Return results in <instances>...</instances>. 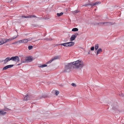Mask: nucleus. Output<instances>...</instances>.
<instances>
[{
  "label": "nucleus",
  "instance_id": "nucleus-1",
  "mask_svg": "<svg viewBox=\"0 0 124 124\" xmlns=\"http://www.w3.org/2000/svg\"><path fill=\"white\" fill-rule=\"evenodd\" d=\"M73 68L77 69H81L84 66L83 63L81 60H78L76 61L72 62Z\"/></svg>",
  "mask_w": 124,
  "mask_h": 124
},
{
  "label": "nucleus",
  "instance_id": "nucleus-14",
  "mask_svg": "<svg viewBox=\"0 0 124 124\" xmlns=\"http://www.w3.org/2000/svg\"><path fill=\"white\" fill-rule=\"evenodd\" d=\"M48 96L46 95H44L41 96H40L39 97V98L41 99L42 98H45L46 97H48Z\"/></svg>",
  "mask_w": 124,
  "mask_h": 124
},
{
  "label": "nucleus",
  "instance_id": "nucleus-16",
  "mask_svg": "<svg viewBox=\"0 0 124 124\" xmlns=\"http://www.w3.org/2000/svg\"><path fill=\"white\" fill-rule=\"evenodd\" d=\"M102 51V50L101 48H99L98 49L97 52V55L99 53L101 52Z\"/></svg>",
  "mask_w": 124,
  "mask_h": 124
},
{
  "label": "nucleus",
  "instance_id": "nucleus-10",
  "mask_svg": "<svg viewBox=\"0 0 124 124\" xmlns=\"http://www.w3.org/2000/svg\"><path fill=\"white\" fill-rule=\"evenodd\" d=\"M11 60H10V58L9 57H8L6 58L4 61V64H6L7 62Z\"/></svg>",
  "mask_w": 124,
  "mask_h": 124
},
{
  "label": "nucleus",
  "instance_id": "nucleus-27",
  "mask_svg": "<svg viewBox=\"0 0 124 124\" xmlns=\"http://www.w3.org/2000/svg\"><path fill=\"white\" fill-rule=\"evenodd\" d=\"M59 91H57V90H56L55 91V94L56 95V96H57L58 95V94L59 93Z\"/></svg>",
  "mask_w": 124,
  "mask_h": 124
},
{
  "label": "nucleus",
  "instance_id": "nucleus-3",
  "mask_svg": "<svg viewBox=\"0 0 124 124\" xmlns=\"http://www.w3.org/2000/svg\"><path fill=\"white\" fill-rule=\"evenodd\" d=\"M33 60V58L31 56L26 57L25 59L23 60V59H21L22 63L29 62H31Z\"/></svg>",
  "mask_w": 124,
  "mask_h": 124
},
{
  "label": "nucleus",
  "instance_id": "nucleus-11",
  "mask_svg": "<svg viewBox=\"0 0 124 124\" xmlns=\"http://www.w3.org/2000/svg\"><path fill=\"white\" fill-rule=\"evenodd\" d=\"M68 42L58 44L57 45L63 46H65L68 47Z\"/></svg>",
  "mask_w": 124,
  "mask_h": 124
},
{
  "label": "nucleus",
  "instance_id": "nucleus-17",
  "mask_svg": "<svg viewBox=\"0 0 124 124\" xmlns=\"http://www.w3.org/2000/svg\"><path fill=\"white\" fill-rule=\"evenodd\" d=\"M61 56L60 55V56H54L53 58H52L53 59V60H55L56 59H59L60 57Z\"/></svg>",
  "mask_w": 124,
  "mask_h": 124
},
{
  "label": "nucleus",
  "instance_id": "nucleus-44",
  "mask_svg": "<svg viewBox=\"0 0 124 124\" xmlns=\"http://www.w3.org/2000/svg\"><path fill=\"white\" fill-rule=\"evenodd\" d=\"M91 51L90 50H89V52L88 53V54H89L91 52Z\"/></svg>",
  "mask_w": 124,
  "mask_h": 124
},
{
  "label": "nucleus",
  "instance_id": "nucleus-35",
  "mask_svg": "<svg viewBox=\"0 0 124 124\" xmlns=\"http://www.w3.org/2000/svg\"><path fill=\"white\" fill-rule=\"evenodd\" d=\"M89 5H91V4L90 3H89L87 4H85V5H83L82 6H88Z\"/></svg>",
  "mask_w": 124,
  "mask_h": 124
},
{
  "label": "nucleus",
  "instance_id": "nucleus-23",
  "mask_svg": "<svg viewBox=\"0 0 124 124\" xmlns=\"http://www.w3.org/2000/svg\"><path fill=\"white\" fill-rule=\"evenodd\" d=\"M63 13L62 12H61L60 13H57V16H60L62 15L63 14Z\"/></svg>",
  "mask_w": 124,
  "mask_h": 124
},
{
  "label": "nucleus",
  "instance_id": "nucleus-40",
  "mask_svg": "<svg viewBox=\"0 0 124 124\" xmlns=\"http://www.w3.org/2000/svg\"><path fill=\"white\" fill-rule=\"evenodd\" d=\"M71 85L75 87L76 86V84L74 83H72L71 84Z\"/></svg>",
  "mask_w": 124,
  "mask_h": 124
},
{
  "label": "nucleus",
  "instance_id": "nucleus-33",
  "mask_svg": "<svg viewBox=\"0 0 124 124\" xmlns=\"http://www.w3.org/2000/svg\"><path fill=\"white\" fill-rule=\"evenodd\" d=\"M96 4V5H97L98 4H100L101 3V1H96L95 3Z\"/></svg>",
  "mask_w": 124,
  "mask_h": 124
},
{
  "label": "nucleus",
  "instance_id": "nucleus-28",
  "mask_svg": "<svg viewBox=\"0 0 124 124\" xmlns=\"http://www.w3.org/2000/svg\"><path fill=\"white\" fill-rule=\"evenodd\" d=\"M53 61V59L52 58V59H51V60H50L48 62H47L46 63V64H48V63H51L52 61Z\"/></svg>",
  "mask_w": 124,
  "mask_h": 124
},
{
  "label": "nucleus",
  "instance_id": "nucleus-2",
  "mask_svg": "<svg viewBox=\"0 0 124 124\" xmlns=\"http://www.w3.org/2000/svg\"><path fill=\"white\" fill-rule=\"evenodd\" d=\"M73 65L72 62L68 63L67 65H65L64 67V70L63 71V72H69L71 71Z\"/></svg>",
  "mask_w": 124,
  "mask_h": 124
},
{
  "label": "nucleus",
  "instance_id": "nucleus-20",
  "mask_svg": "<svg viewBox=\"0 0 124 124\" xmlns=\"http://www.w3.org/2000/svg\"><path fill=\"white\" fill-rule=\"evenodd\" d=\"M95 49L97 50L99 48V45L98 44H96L95 46Z\"/></svg>",
  "mask_w": 124,
  "mask_h": 124
},
{
  "label": "nucleus",
  "instance_id": "nucleus-4",
  "mask_svg": "<svg viewBox=\"0 0 124 124\" xmlns=\"http://www.w3.org/2000/svg\"><path fill=\"white\" fill-rule=\"evenodd\" d=\"M114 23L112 22H101V25H104L105 26H110L113 25Z\"/></svg>",
  "mask_w": 124,
  "mask_h": 124
},
{
  "label": "nucleus",
  "instance_id": "nucleus-9",
  "mask_svg": "<svg viewBox=\"0 0 124 124\" xmlns=\"http://www.w3.org/2000/svg\"><path fill=\"white\" fill-rule=\"evenodd\" d=\"M24 98L23 100L24 101H27V100H30V96L28 97V95L27 94L26 95L24 96Z\"/></svg>",
  "mask_w": 124,
  "mask_h": 124
},
{
  "label": "nucleus",
  "instance_id": "nucleus-46",
  "mask_svg": "<svg viewBox=\"0 0 124 124\" xmlns=\"http://www.w3.org/2000/svg\"><path fill=\"white\" fill-rule=\"evenodd\" d=\"M123 97L124 96V93L123 94Z\"/></svg>",
  "mask_w": 124,
  "mask_h": 124
},
{
  "label": "nucleus",
  "instance_id": "nucleus-43",
  "mask_svg": "<svg viewBox=\"0 0 124 124\" xmlns=\"http://www.w3.org/2000/svg\"><path fill=\"white\" fill-rule=\"evenodd\" d=\"M28 39H29V40H32V38H29Z\"/></svg>",
  "mask_w": 124,
  "mask_h": 124
},
{
  "label": "nucleus",
  "instance_id": "nucleus-30",
  "mask_svg": "<svg viewBox=\"0 0 124 124\" xmlns=\"http://www.w3.org/2000/svg\"><path fill=\"white\" fill-rule=\"evenodd\" d=\"M79 12V11L78 10H76L75 11H73V14L74 13H77Z\"/></svg>",
  "mask_w": 124,
  "mask_h": 124
},
{
  "label": "nucleus",
  "instance_id": "nucleus-34",
  "mask_svg": "<svg viewBox=\"0 0 124 124\" xmlns=\"http://www.w3.org/2000/svg\"><path fill=\"white\" fill-rule=\"evenodd\" d=\"M91 5H90L91 6V7H93V6H94L95 5H96V4H95V3H93V4H92L91 3Z\"/></svg>",
  "mask_w": 124,
  "mask_h": 124
},
{
  "label": "nucleus",
  "instance_id": "nucleus-13",
  "mask_svg": "<svg viewBox=\"0 0 124 124\" xmlns=\"http://www.w3.org/2000/svg\"><path fill=\"white\" fill-rule=\"evenodd\" d=\"M76 38V37L74 35V34H73L70 37V40L71 41H72L74 40Z\"/></svg>",
  "mask_w": 124,
  "mask_h": 124
},
{
  "label": "nucleus",
  "instance_id": "nucleus-21",
  "mask_svg": "<svg viewBox=\"0 0 124 124\" xmlns=\"http://www.w3.org/2000/svg\"><path fill=\"white\" fill-rule=\"evenodd\" d=\"M11 110V109L7 108L5 107L4 109L3 110V111H10Z\"/></svg>",
  "mask_w": 124,
  "mask_h": 124
},
{
  "label": "nucleus",
  "instance_id": "nucleus-32",
  "mask_svg": "<svg viewBox=\"0 0 124 124\" xmlns=\"http://www.w3.org/2000/svg\"><path fill=\"white\" fill-rule=\"evenodd\" d=\"M8 69V68L7 65L3 68V70H6Z\"/></svg>",
  "mask_w": 124,
  "mask_h": 124
},
{
  "label": "nucleus",
  "instance_id": "nucleus-38",
  "mask_svg": "<svg viewBox=\"0 0 124 124\" xmlns=\"http://www.w3.org/2000/svg\"><path fill=\"white\" fill-rule=\"evenodd\" d=\"M23 40H20L19 41H18V43H23Z\"/></svg>",
  "mask_w": 124,
  "mask_h": 124
},
{
  "label": "nucleus",
  "instance_id": "nucleus-8",
  "mask_svg": "<svg viewBox=\"0 0 124 124\" xmlns=\"http://www.w3.org/2000/svg\"><path fill=\"white\" fill-rule=\"evenodd\" d=\"M75 43L74 42L71 41L68 42V46L70 47L73 46L74 44Z\"/></svg>",
  "mask_w": 124,
  "mask_h": 124
},
{
  "label": "nucleus",
  "instance_id": "nucleus-36",
  "mask_svg": "<svg viewBox=\"0 0 124 124\" xmlns=\"http://www.w3.org/2000/svg\"><path fill=\"white\" fill-rule=\"evenodd\" d=\"M30 96V100L33 98V96L31 95H28V97H29Z\"/></svg>",
  "mask_w": 124,
  "mask_h": 124
},
{
  "label": "nucleus",
  "instance_id": "nucleus-41",
  "mask_svg": "<svg viewBox=\"0 0 124 124\" xmlns=\"http://www.w3.org/2000/svg\"><path fill=\"white\" fill-rule=\"evenodd\" d=\"M18 41L14 42L12 43V44H16L18 43Z\"/></svg>",
  "mask_w": 124,
  "mask_h": 124
},
{
  "label": "nucleus",
  "instance_id": "nucleus-37",
  "mask_svg": "<svg viewBox=\"0 0 124 124\" xmlns=\"http://www.w3.org/2000/svg\"><path fill=\"white\" fill-rule=\"evenodd\" d=\"M94 46H93L90 49L91 50L93 51L94 50Z\"/></svg>",
  "mask_w": 124,
  "mask_h": 124
},
{
  "label": "nucleus",
  "instance_id": "nucleus-31",
  "mask_svg": "<svg viewBox=\"0 0 124 124\" xmlns=\"http://www.w3.org/2000/svg\"><path fill=\"white\" fill-rule=\"evenodd\" d=\"M118 94L121 97H123V94L122 92H121V93H119Z\"/></svg>",
  "mask_w": 124,
  "mask_h": 124
},
{
  "label": "nucleus",
  "instance_id": "nucleus-18",
  "mask_svg": "<svg viewBox=\"0 0 124 124\" xmlns=\"http://www.w3.org/2000/svg\"><path fill=\"white\" fill-rule=\"evenodd\" d=\"M23 43H27L29 41V39H26L23 40Z\"/></svg>",
  "mask_w": 124,
  "mask_h": 124
},
{
  "label": "nucleus",
  "instance_id": "nucleus-7",
  "mask_svg": "<svg viewBox=\"0 0 124 124\" xmlns=\"http://www.w3.org/2000/svg\"><path fill=\"white\" fill-rule=\"evenodd\" d=\"M21 17L22 18H32L33 17H37L35 15H29L28 16H22Z\"/></svg>",
  "mask_w": 124,
  "mask_h": 124
},
{
  "label": "nucleus",
  "instance_id": "nucleus-39",
  "mask_svg": "<svg viewBox=\"0 0 124 124\" xmlns=\"http://www.w3.org/2000/svg\"><path fill=\"white\" fill-rule=\"evenodd\" d=\"M78 35V33H76L75 34H74V35L76 37V38L77 37Z\"/></svg>",
  "mask_w": 124,
  "mask_h": 124
},
{
  "label": "nucleus",
  "instance_id": "nucleus-6",
  "mask_svg": "<svg viewBox=\"0 0 124 124\" xmlns=\"http://www.w3.org/2000/svg\"><path fill=\"white\" fill-rule=\"evenodd\" d=\"M18 36V35H17V36H16L15 37H13L12 38H9L8 39H5V40H4V43H5L8 42L10 41L11 40L16 39V38H17V37Z\"/></svg>",
  "mask_w": 124,
  "mask_h": 124
},
{
  "label": "nucleus",
  "instance_id": "nucleus-45",
  "mask_svg": "<svg viewBox=\"0 0 124 124\" xmlns=\"http://www.w3.org/2000/svg\"><path fill=\"white\" fill-rule=\"evenodd\" d=\"M21 62V63H19V64H18V65H21V64L22 63V62Z\"/></svg>",
  "mask_w": 124,
  "mask_h": 124
},
{
  "label": "nucleus",
  "instance_id": "nucleus-15",
  "mask_svg": "<svg viewBox=\"0 0 124 124\" xmlns=\"http://www.w3.org/2000/svg\"><path fill=\"white\" fill-rule=\"evenodd\" d=\"M5 39H0V45L4 44V41Z\"/></svg>",
  "mask_w": 124,
  "mask_h": 124
},
{
  "label": "nucleus",
  "instance_id": "nucleus-5",
  "mask_svg": "<svg viewBox=\"0 0 124 124\" xmlns=\"http://www.w3.org/2000/svg\"><path fill=\"white\" fill-rule=\"evenodd\" d=\"M10 60L16 61L17 62H18L20 61V59L19 57L17 56L12 57L10 58Z\"/></svg>",
  "mask_w": 124,
  "mask_h": 124
},
{
  "label": "nucleus",
  "instance_id": "nucleus-26",
  "mask_svg": "<svg viewBox=\"0 0 124 124\" xmlns=\"http://www.w3.org/2000/svg\"><path fill=\"white\" fill-rule=\"evenodd\" d=\"M14 65H7L8 67V69L12 67Z\"/></svg>",
  "mask_w": 124,
  "mask_h": 124
},
{
  "label": "nucleus",
  "instance_id": "nucleus-42",
  "mask_svg": "<svg viewBox=\"0 0 124 124\" xmlns=\"http://www.w3.org/2000/svg\"><path fill=\"white\" fill-rule=\"evenodd\" d=\"M112 109L114 110H115L116 109V108L115 107H112Z\"/></svg>",
  "mask_w": 124,
  "mask_h": 124
},
{
  "label": "nucleus",
  "instance_id": "nucleus-47",
  "mask_svg": "<svg viewBox=\"0 0 124 124\" xmlns=\"http://www.w3.org/2000/svg\"><path fill=\"white\" fill-rule=\"evenodd\" d=\"M58 44H56V46H58L57 45H58Z\"/></svg>",
  "mask_w": 124,
  "mask_h": 124
},
{
  "label": "nucleus",
  "instance_id": "nucleus-12",
  "mask_svg": "<svg viewBox=\"0 0 124 124\" xmlns=\"http://www.w3.org/2000/svg\"><path fill=\"white\" fill-rule=\"evenodd\" d=\"M6 113V112L2 110H0V115L1 116H4Z\"/></svg>",
  "mask_w": 124,
  "mask_h": 124
},
{
  "label": "nucleus",
  "instance_id": "nucleus-24",
  "mask_svg": "<svg viewBox=\"0 0 124 124\" xmlns=\"http://www.w3.org/2000/svg\"><path fill=\"white\" fill-rule=\"evenodd\" d=\"M47 66V65L46 64H44L39 66V67L40 68H43L45 67H46Z\"/></svg>",
  "mask_w": 124,
  "mask_h": 124
},
{
  "label": "nucleus",
  "instance_id": "nucleus-22",
  "mask_svg": "<svg viewBox=\"0 0 124 124\" xmlns=\"http://www.w3.org/2000/svg\"><path fill=\"white\" fill-rule=\"evenodd\" d=\"M42 40H47V41H51L52 40V39L46 38L45 39H42Z\"/></svg>",
  "mask_w": 124,
  "mask_h": 124
},
{
  "label": "nucleus",
  "instance_id": "nucleus-19",
  "mask_svg": "<svg viewBox=\"0 0 124 124\" xmlns=\"http://www.w3.org/2000/svg\"><path fill=\"white\" fill-rule=\"evenodd\" d=\"M78 31V29L76 28H73L72 30V31Z\"/></svg>",
  "mask_w": 124,
  "mask_h": 124
},
{
  "label": "nucleus",
  "instance_id": "nucleus-29",
  "mask_svg": "<svg viewBox=\"0 0 124 124\" xmlns=\"http://www.w3.org/2000/svg\"><path fill=\"white\" fill-rule=\"evenodd\" d=\"M28 48L29 50H31L32 49L33 46H28Z\"/></svg>",
  "mask_w": 124,
  "mask_h": 124
},
{
  "label": "nucleus",
  "instance_id": "nucleus-25",
  "mask_svg": "<svg viewBox=\"0 0 124 124\" xmlns=\"http://www.w3.org/2000/svg\"><path fill=\"white\" fill-rule=\"evenodd\" d=\"M93 24L95 25H101V22L99 23H93Z\"/></svg>",
  "mask_w": 124,
  "mask_h": 124
}]
</instances>
